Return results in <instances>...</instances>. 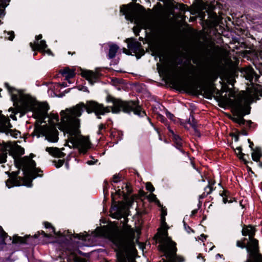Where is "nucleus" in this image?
Returning <instances> with one entry per match:
<instances>
[{"label": "nucleus", "mask_w": 262, "mask_h": 262, "mask_svg": "<svg viewBox=\"0 0 262 262\" xmlns=\"http://www.w3.org/2000/svg\"><path fill=\"white\" fill-rule=\"evenodd\" d=\"M215 88L213 85H209L205 86L203 89V91L205 95V97L207 98H210L211 97L212 94L214 92Z\"/></svg>", "instance_id": "nucleus-19"}, {"label": "nucleus", "mask_w": 262, "mask_h": 262, "mask_svg": "<svg viewBox=\"0 0 262 262\" xmlns=\"http://www.w3.org/2000/svg\"><path fill=\"white\" fill-rule=\"evenodd\" d=\"M119 49V47L116 45L113 44L110 46L109 52L108 54V58L112 59L116 56V53Z\"/></svg>", "instance_id": "nucleus-21"}, {"label": "nucleus", "mask_w": 262, "mask_h": 262, "mask_svg": "<svg viewBox=\"0 0 262 262\" xmlns=\"http://www.w3.org/2000/svg\"><path fill=\"white\" fill-rule=\"evenodd\" d=\"M87 163L89 165H92L94 164V162L92 161H88Z\"/></svg>", "instance_id": "nucleus-50"}, {"label": "nucleus", "mask_w": 262, "mask_h": 262, "mask_svg": "<svg viewBox=\"0 0 262 262\" xmlns=\"http://www.w3.org/2000/svg\"><path fill=\"white\" fill-rule=\"evenodd\" d=\"M46 150L48 152L49 154L54 157L62 158L65 156V154L59 150L57 147H47Z\"/></svg>", "instance_id": "nucleus-18"}, {"label": "nucleus", "mask_w": 262, "mask_h": 262, "mask_svg": "<svg viewBox=\"0 0 262 262\" xmlns=\"http://www.w3.org/2000/svg\"><path fill=\"white\" fill-rule=\"evenodd\" d=\"M188 123L191 125V126L194 128L195 132H197L196 127H197V122L196 120L194 119V117L192 115H191L188 120Z\"/></svg>", "instance_id": "nucleus-27"}, {"label": "nucleus", "mask_w": 262, "mask_h": 262, "mask_svg": "<svg viewBox=\"0 0 262 262\" xmlns=\"http://www.w3.org/2000/svg\"><path fill=\"white\" fill-rule=\"evenodd\" d=\"M51 119L53 121H55L57 122H58L59 121V117H58V115L57 114H53L52 115Z\"/></svg>", "instance_id": "nucleus-38"}, {"label": "nucleus", "mask_w": 262, "mask_h": 262, "mask_svg": "<svg viewBox=\"0 0 262 262\" xmlns=\"http://www.w3.org/2000/svg\"><path fill=\"white\" fill-rule=\"evenodd\" d=\"M30 46L33 51L38 50L43 53H47L49 55L51 54V51L50 49H46L47 47V45L45 40H42L36 43V42L34 43L30 42Z\"/></svg>", "instance_id": "nucleus-11"}, {"label": "nucleus", "mask_w": 262, "mask_h": 262, "mask_svg": "<svg viewBox=\"0 0 262 262\" xmlns=\"http://www.w3.org/2000/svg\"><path fill=\"white\" fill-rule=\"evenodd\" d=\"M5 33L6 34L5 37L8 38L10 40H12L14 38V33L13 31L7 32Z\"/></svg>", "instance_id": "nucleus-32"}, {"label": "nucleus", "mask_w": 262, "mask_h": 262, "mask_svg": "<svg viewBox=\"0 0 262 262\" xmlns=\"http://www.w3.org/2000/svg\"><path fill=\"white\" fill-rule=\"evenodd\" d=\"M55 165L57 168H59L61 167L63 163L64 160H59L57 162L55 161Z\"/></svg>", "instance_id": "nucleus-35"}, {"label": "nucleus", "mask_w": 262, "mask_h": 262, "mask_svg": "<svg viewBox=\"0 0 262 262\" xmlns=\"http://www.w3.org/2000/svg\"><path fill=\"white\" fill-rule=\"evenodd\" d=\"M101 131H99V129L98 130V132H97V134H99V135H100L101 134Z\"/></svg>", "instance_id": "nucleus-54"}, {"label": "nucleus", "mask_w": 262, "mask_h": 262, "mask_svg": "<svg viewBox=\"0 0 262 262\" xmlns=\"http://www.w3.org/2000/svg\"><path fill=\"white\" fill-rule=\"evenodd\" d=\"M194 63H196L195 61H193Z\"/></svg>", "instance_id": "nucleus-64"}, {"label": "nucleus", "mask_w": 262, "mask_h": 262, "mask_svg": "<svg viewBox=\"0 0 262 262\" xmlns=\"http://www.w3.org/2000/svg\"><path fill=\"white\" fill-rule=\"evenodd\" d=\"M131 192V188L127 184H123V186L121 187L118 186L117 189L116 190V194L119 196L122 195L124 199H126L127 194L130 193Z\"/></svg>", "instance_id": "nucleus-15"}, {"label": "nucleus", "mask_w": 262, "mask_h": 262, "mask_svg": "<svg viewBox=\"0 0 262 262\" xmlns=\"http://www.w3.org/2000/svg\"><path fill=\"white\" fill-rule=\"evenodd\" d=\"M148 199L153 202H155L159 206H161L159 201L157 199L156 195L154 193H150L148 195Z\"/></svg>", "instance_id": "nucleus-28"}, {"label": "nucleus", "mask_w": 262, "mask_h": 262, "mask_svg": "<svg viewBox=\"0 0 262 262\" xmlns=\"http://www.w3.org/2000/svg\"><path fill=\"white\" fill-rule=\"evenodd\" d=\"M201 236H203V237H204V238H205V237H206V236H205V235H204V234H202V235H201Z\"/></svg>", "instance_id": "nucleus-59"}, {"label": "nucleus", "mask_w": 262, "mask_h": 262, "mask_svg": "<svg viewBox=\"0 0 262 262\" xmlns=\"http://www.w3.org/2000/svg\"><path fill=\"white\" fill-rule=\"evenodd\" d=\"M24 154V149L23 148L21 149L20 154L23 155Z\"/></svg>", "instance_id": "nucleus-53"}, {"label": "nucleus", "mask_w": 262, "mask_h": 262, "mask_svg": "<svg viewBox=\"0 0 262 262\" xmlns=\"http://www.w3.org/2000/svg\"><path fill=\"white\" fill-rule=\"evenodd\" d=\"M11 127L12 125L10 123L9 118L3 115L0 112V132L17 138L18 136H20V133L16 129H12Z\"/></svg>", "instance_id": "nucleus-9"}, {"label": "nucleus", "mask_w": 262, "mask_h": 262, "mask_svg": "<svg viewBox=\"0 0 262 262\" xmlns=\"http://www.w3.org/2000/svg\"><path fill=\"white\" fill-rule=\"evenodd\" d=\"M76 237H77L79 239H82V240H86V237L83 235L81 234H77L75 236Z\"/></svg>", "instance_id": "nucleus-40"}, {"label": "nucleus", "mask_w": 262, "mask_h": 262, "mask_svg": "<svg viewBox=\"0 0 262 262\" xmlns=\"http://www.w3.org/2000/svg\"><path fill=\"white\" fill-rule=\"evenodd\" d=\"M45 227L46 228H51L53 232L55 233L54 228L51 226V225L49 223H45Z\"/></svg>", "instance_id": "nucleus-39"}, {"label": "nucleus", "mask_w": 262, "mask_h": 262, "mask_svg": "<svg viewBox=\"0 0 262 262\" xmlns=\"http://www.w3.org/2000/svg\"><path fill=\"white\" fill-rule=\"evenodd\" d=\"M42 36L41 34H39V35L36 36L34 42H36V43L39 42V40L41 39L42 38Z\"/></svg>", "instance_id": "nucleus-44"}, {"label": "nucleus", "mask_w": 262, "mask_h": 262, "mask_svg": "<svg viewBox=\"0 0 262 262\" xmlns=\"http://www.w3.org/2000/svg\"><path fill=\"white\" fill-rule=\"evenodd\" d=\"M66 165L67 168H68V166H69V165H68V163H66Z\"/></svg>", "instance_id": "nucleus-58"}, {"label": "nucleus", "mask_w": 262, "mask_h": 262, "mask_svg": "<svg viewBox=\"0 0 262 262\" xmlns=\"http://www.w3.org/2000/svg\"><path fill=\"white\" fill-rule=\"evenodd\" d=\"M10 0H0V6L3 8H5L8 5Z\"/></svg>", "instance_id": "nucleus-33"}, {"label": "nucleus", "mask_w": 262, "mask_h": 262, "mask_svg": "<svg viewBox=\"0 0 262 262\" xmlns=\"http://www.w3.org/2000/svg\"><path fill=\"white\" fill-rule=\"evenodd\" d=\"M201 257V254H199V255L198 256V258H200Z\"/></svg>", "instance_id": "nucleus-56"}, {"label": "nucleus", "mask_w": 262, "mask_h": 262, "mask_svg": "<svg viewBox=\"0 0 262 262\" xmlns=\"http://www.w3.org/2000/svg\"><path fill=\"white\" fill-rule=\"evenodd\" d=\"M22 166L25 176L29 179L27 182H25L24 185L30 187L32 186V180L37 177H41L42 174L39 172H42V171L35 167V162L32 159L26 158V161L23 160Z\"/></svg>", "instance_id": "nucleus-7"}, {"label": "nucleus", "mask_w": 262, "mask_h": 262, "mask_svg": "<svg viewBox=\"0 0 262 262\" xmlns=\"http://www.w3.org/2000/svg\"><path fill=\"white\" fill-rule=\"evenodd\" d=\"M33 134L38 138L40 136H45L46 140L51 142H56L58 140V132L57 129L47 125L36 124Z\"/></svg>", "instance_id": "nucleus-8"}, {"label": "nucleus", "mask_w": 262, "mask_h": 262, "mask_svg": "<svg viewBox=\"0 0 262 262\" xmlns=\"http://www.w3.org/2000/svg\"><path fill=\"white\" fill-rule=\"evenodd\" d=\"M29 237V236H25V237L18 236L17 235H14L13 237L12 243L14 244L17 243H27V238Z\"/></svg>", "instance_id": "nucleus-24"}, {"label": "nucleus", "mask_w": 262, "mask_h": 262, "mask_svg": "<svg viewBox=\"0 0 262 262\" xmlns=\"http://www.w3.org/2000/svg\"><path fill=\"white\" fill-rule=\"evenodd\" d=\"M146 188L147 190L150 192H153L155 190V188L150 182H148L146 183Z\"/></svg>", "instance_id": "nucleus-34"}, {"label": "nucleus", "mask_w": 262, "mask_h": 262, "mask_svg": "<svg viewBox=\"0 0 262 262\" xmlns=\"http://www.w3.org/2000/svg\"><path fill=\"white\" fill-rule=\"evenodd\" d=\"M179 86L186 90H193L198 88L197 84L193 80L192 77H190L189 80L182 81L179 83Z\"/></svg>", "instance_id": "nucleus-14"}, {"label": "nucleus", "mask_w": 262, "mask_h": 262, "mask_svg": "<svg viewBox=\"0 0 262 262\" xmlns=\"http://www.w3.org/2000/svg\"><path fill=\"white\" fill-rule=\"evenodd\" d=\"M5 162V160H4V159L2 161V162Z\"/></svg>", "instance_id": "nucleus-62"}, {"label": "nucleus", "mask_w": 262, "mask_h": 262, "mask_svg": "<svg viewBox=\"0 0 262 262\" xmlns=\"http://www.w3.org/2000/svg\"><path fill=\"white\" fill-rule=\"evenodd\" d=\"M248 142L250 143L249 147L251 148V149L252 150H254V149L253 148V143L250 141V139H248Z\"/></svg>", "instance_id": "nucleus-47"}, {"label": "nucleus", "mask_w": 262, "mask_h": 262, "mask_svg": "<svg viewBox=\"0 0 262 262\" xmlns=\"http://www.w3.org/2000/svg\"><path fill=\"white\" fill-rule=\"evenodd\" d=\"M119 181V176L117 175H114L113 177V182L114 183H118Z\"/></svg>", "instance_id": "nucleus-42"}, {"label": "nucleus", "mask_w": 262, "mask_h": 262, "mask_svg": "<svg viewBox=\"0 0 262 262\" xmlns=\"http://www.w3.org/2000/svg\"><path fill=\"white\" fill-rule=\"evenodd\" d=\"M108 102H112L113 106L104 107L103 105L96 102L91 101L86 104L80 103L75 106L67 108L60 112L61 125L59 127L68 136V140L72 146L77 148L81 153H85L90 147V141L88 139L80 135L79 127L80 120L78 117L81 116L84 110L90 114L94 112L97 118L100 119V115L112 111L113 113H119L122 111L125 113L133 112L140 117L146 115L142 110L138 102L134 101H124L108 95L106 97Z\"/></svg>", "instance_id": "nucleus-1"}, {"label": "nucleus", "mask_w": 262, "mask_h": 262, "mask_svg": "<svg viewBox=\"0 0 262 262\" xmlns=\"http://www.w3.org/2000/svg\"><path fill=\"white\" fill-rule=\"evenodd\" d=\"M244 74L246 79L252 82L253 80L256 81L259 76L255 73L254 70L251 67H247L244 70Z\"/></svg>", "instance_id": "nucleus-13"}, {"label": "nucleus", "mask_w": 262, "mask_h": 262, "mask_svg": "<svg viewBox=\"0 0 262 262\" xmlns=\"http://www.w3.org/2000/svg\"><path fill=\"white\" fill-rule=\"evenodd\" d=\"M104 128H105V126H104V125L103 124H100L99 125V131H101L102 129H103Z\"/></svg>", "instance_id": "nucleus-46"}, {"label": "nucleus", "mask_w": 262, "mask_h": 262, "mask_svg": "<svg viewBox=\"0 0 262 262\" xmlns=\"http://www.w3.org/2000/svg\"><path fill=\"white\" fill-rule=\"evenodd\" d=\"M120 12L125 16L126 19L131 22L138 23L137 11L134 7L130 5H123L120 8Z\"/></svg>", "instance_id": "nucleus-10"}, {"label": "nucleus", "mask_w": 262, "mask_h": 262, "mask_svg": "<svg viewBox=\"0 0 262 262\" xmlns=\"http://www.w3.org/2000/svg\"><path fill=\"white\" fill-rule=\"evenodd\" d=\"M37 55V53L36 52H35L34 54H33V56H35Z\"/></svg>", "instance_id": "nucleus-57"}, {"label": "nucleus", "mask_w": 262, "mask_h": 262, "mask_svg": "<svg viewBox=\"0 0 262 262\" xmlns=\"http://www.w3.org/2000/svg\"><path fill=\"white\" fill-rule=\"evenodd\" d=\"M105 236L116 246L118 262H136L130 254L135 247V231L130 226L124 225L121 230L109 229L105 232Z\"/></svg>", "instance_id": "nucleus-2"}, {"label": "nucleus", "mask_w": 262, "mask_h": 262, "mask_svg": "<svg viewBox=\"0 0 262 262\" xmlns=\"http://www.w3.org/2000/svg\"><path fill=\"white\" fill-rule=\"evenodd\" d=\"M7 236V234L3 230L2 227L0 226V239L4 241Z\"/></svg>", "instance_id": "nucleus-31"}, {"label": "nucleus", "mask_w": 262, "mask_h": 262, "mask_svg": "<svg viewBox=\"0 0 262 262\" xmlns=\"http://www.w3.org/2000/svg\"><path fill=\"white\" fill-rule=\"evenodd\" d=\"M82 76L88 80L89 83L93 85L97 81L99 77V74L97 73L92 71H84L81 73Z\"/></svg>", "instance_id": "nucleus-12"}, {"label": "nucleus", "mask_w": 262, "mask_h": 262, "mask_svg": "<svg viewBox=\"0 0 262 262\" xmlns=\"http://www.w3.org/2000/svg\"><path fill=\"white\" fill-rule=\"evenodd\" d=\"M169 132L171 133V136L172 137L173 140L174 141V144H176V147L177 148L179 149L181 151L183 152V150L181 149V147L182 146V141L180 137L174 134L173 130H172L168 127Z\"/></svg>", "instance_id": "nucleus-17"}, {"label": "nucleus", "mask_w": 262, "mask_h": 262, "mask_svg": "<svg viewBox=\"0 0 262 262\" xmlns=\"http://www.w3.org/2000/svg\"><path fill=\"white\" fill-rule=\"evenodd\" d=\"M233 108L236 117L233 118V121L239 125L245 124V120L243 117L250 113L249 100L245 95H238L234 100H232Z\"/></svg>", "instance_id": "nucleus-6"}, {"label": "nucleus", "mask_w": 262, "mask_h": 262, "mask_svg": "<svg viewBox=\"0 0 262 262\" xmlns=\"http://www.w3.org/2000/svg\"><path fill=\"white\" fill-rule=\"evenodd\" d=\"M255 232L254 228L251 226L244 227L242 230V234L248 235L249 238L247 247L249 256L246 262H262V255L259 253L258 241L253 238Z\"/></svg>", "instance_id": "nucleus-5"}, {"label": "nucleus", "mask_w": 262, "mask_h": 262, "mask_svg": "<svg viewBox=\"0 0 262 262\" xmlns=\"http://www.w3.org/2000/svg\"><path fill=\"white\" fill-rule=\"evenodd\" d=\"M5 85L10 94L14 105H18L19 103L20 110L24 113L32 112L34 118L38 119L41 124L47 115L49 109L48 104L45 102L37 103L29 95L24 94L23 91L10 86L8 83H5Z\"/></svg>", "instance_id": "nucleus-3"}, {"label": "nucleus", "mask_w": 262, "mask_h": 262, "mask_svg": "<svg viewBox=\"0 0 262 262\" xmlns=\"http://www.w3.org/2000/svg\"><path fill=\"white\" fill-rule=\"evenodd\" d=\"M236 246L238 247H241L242 248H246L247 247V245L246 246L245 244L238 241L236 243Z\"/></svg>", "instance_id": "nucleus-36"}, {"label": "nucleus", "mask_w": 262, "mask_h": 262, "mask_svg": "<svg viewBox=\"0 0 262 262\" xmlns=\"http://www.w3.org/2000/svg\"><path fill=\"white\" fill-rule=\"evenodd\" d=\"M235 152L237 155H241L243 156L244 155V154L242 152V148L241 147H237L235 149Z\"/></svg>", "instance_id": "nucleus-37"}, {"label": "nucleus", "mask_w": 262, "mask_h": 262, "mask_svg": "<svg viewBox=\"0 0 262 262\" xmlns=\"http://www.w3.org/2000/svg\"><path fill=\"white\" fill-rule=\"evenodd\" d=\"M166 114L167 117H168V118H169L171 120L172 119V118L173 117V115L172 114H171L170 113H169L168 112H167Z\"/></svg>", "instance_id": "nucleus-43"}, {"label": "nucleus", "mask_w": 262, "mask_h": 262, "mask_svg": "<svg viewBox=\"0 0 262 262\" xmlns=\"http://www.w3.org/2000/svg\"><path fill=\"white\" fill-rule=\"evenodd\" d=\"M197 212H198V209H194L191 212V215H193L197 213Z\"/></svg>", "instance_id": "nucleus-48"}, {"label": "nucleus", "mask_w": 262, "mask_h": 262, "mask_svg": "<svg viewBox=\"0 0 262 262\" xmlns=\"http://www.w3.org/2000/svg\"><path fill=\"white\" fill-rule=\"evenodd\" d=\"M221 195L223 197V201L224 203H232L233 202V198L230 196V192L227 190H224L221 193Z\"/></svg>", "instance_id": "nucleus-20"}, {"label": "nucleus", "mask_w": 262, "mask_h": 262, "mask_svg": "<svg viewBox=\"0 0 262 262\" xmlns=\"http://www.w3.org/2000/svg\"><path fill=\"white\" fill-rule=\"evenodd\" d=\"M18 178L20 179L19 177H18L16 174H15L13 177H10L9 179L6 182V186L10 188L13 186H20L21 185V182Z\"/></svg>", "instance_id": "nucleus-16"}, {"label": "nucleus", "mask_w": 262, "mask_h": 262, "mask_svg": "<svg viewBox=\"0 0 262 262\" xmlns=\"http://www.w3.org/2000/svg\"><path fill=\"white\" fill-rule=\"evenodd\" d=\"M4 11H0V17L4 16Z\"/></svg>", "instance_id": "nucleus-52"}, {"label": "nucleus", "mask_w": 262, "mask_h": 262, "mask_svg": "<svg viewBox=\"0 0 262 262\" xmlns=\"http://www.w3.org/2000/svg\"><path fill=\"white\" fill-rule=\"evenodd\" d=\"M159 242L161 249L164 252L167 260L164 262H183L184 258L176 254V244L168 237L167 229H163L160 233Z\"/></svg>", "instance_id": "nucleus-4"}, {"label": "nucleus", "mask_w": 262, "mask_h": 262, "mask_svg": "<svg viewBox=\"0 0 262 262\" xmlns=\"http://www.w3.org/2000/svg\"><path fill=\"white\" fill-rule=\"evenodd\" d=\"M206 195H207L206 194H205V193H204L203 194H202L200 196V198L202 199Z\"/></svg>", "instance_id": "nucleus-51"}, {"label": "nucleus", "mask_w": 262, "mask_h": 262, "mask_svg": "<svg viewBox=\"0 0 262 262\" xmlns=\"http://www.w3.org/2000/svg\"><path fill=\"white\" fill-rule=\"evenodd\" d=\"M181 63H182V60H180V61L178 62V64H181Z\"/></svg>", "instance_id": "nucleus-55"}, {"label": "nucleus", "mask_w": 262, "mask_h": 262, "mask_svg": "<svg viewBox=\"0 0 262 262\" xmlns=\"http://www.w3.org/2000/svg\"><path fill=\"white\" fill-rule=\"evenodd\" d=\"M126 51V49H124V51H123V52H124V53H125Z\"/></svg>", "instance_id": "nucleus-60"}, {"label": "nucleus", "mask_w": 262, "mask_h": 262, "mask_svg": "<svg viewBox=\"0 0 262 262\" xmlns=\"http://www.w3.org/2000/svg\"><path fill=\"white\" fill-rule=\"evenodd\" d=\"M261 156L262 154L260 148L257 147L255 149L253 150L252 153V158L254 161H258Z\"/></svg>", "instance_id": "nucleus-23"}, {"label": "nucleus", "mask_w": 262, "mask_h": 262, "mask_svg": "<svg viewBox=\"0 0 262 262\" xmlns=\"http://www.w3.org/2000/svg\"><path fill=\"white\" fill-rule=\"evenodd\" d=\"M216 255L218 256H221L220 254H217Z\"/></svg>", "instance_id": "nucleus-61"}, {"label": "nucleus", "mask_w": 262, "mask_h": 262, "mask_svg": "<svg viewBox=\"0 0 262 262\" xmlns=\"http://www.w3.org/2000/svg\"><path fill=\"white\" fill-rule=\"evenodd\" d=\"M126 42L128 43V48L130 50H134L135 51H137L140 45V43H139L137 41H133L132 39H127Z\"/></svg>", "instance_id": "nucleus-22"}, {"label": "nucleus", "mask_w": 262, "mask_h": 262, "mask_svg": "<svg viewBox=\"0 0 262 262\" xmlns=\"http://www.w3.org/2000/svg\"><path fill=\"white\" fill-rule=\"evenodd\" d=\"M217 76L214 73L210 74L205 76L204 80L207 82H214L217 79Z\"/></svg>", "instance_id": "nucleus-26"}, {"label": "nucleus", "mask_w": 262, "mask_h": 262, "mask_svg": "<svg viewBox=\"0 0 262 262\" xmlns=\"http://www.w3.org/2000/svg\"><path fill=\"white\" fill-rule=\"evenodd\" d=\"M214 183H211L210 181H209L208 185L205 187V191L206 192V195L210 194L213 190L212 185Z\"/></svg>", "instance_id": "nucleus-29"}, {"label": "nucleus", "mask_w": 262, "mask_h": 262, "mask_svg": "<svg viewBox=\"0 0 262 262\" xmlns=\"http://www.w3.org/2000/svg\"><path fill=\"white\" fill-rule=\"evenodd\" d=\"M62 74L66 77V78L68 80L75 76V72L74 71L66 68L63 70Z\"/></svg>", "instance_id": "nucleus-25"}, {"label": "nucleus", "mask_w": 262, "mask_h": 262, "mask_svg": "<svg viewBox=\"0 0 262 262\" xmlns=\"http://www.w3.org/2000/svg\"><path fill=\"white\" fill-rule=\"evenodd\" d=\"M246 239H246V238H244V241H245V240H246Z\"/></svg>", "instance_id": "nucleus-63"}, {"label": "nucleus", "mask_w": 262, "mask_h": 262, "mask_svg": "<svg viewBox=\"0 0 262 262\" xmlns=\"http://www.w3.org/2000/svg\"><path fill=\"white\" fill-rule=\"evenodd\" d=\"M166 210L164 208H162L161 210V221L163 224L166 225L165 216L166 215Z\"/></svg>", "instance_id": "nucleus-30"}, {"label": "nucleus", "mask_w": 262, "mask_h": 262, "mask_svg": "<svg viewBox=\"0 0 262 262\" xmlns=\"http://www.w3.org/2000/svg\"><path fill=\"white\" fill-rule=\"evenodd\" d=\"M41 233L43 235V236L45 237H49L48 234H46L44 231H42Z\"/></svg>", "instance_id": "nucleus-49"}, {"label": "nucleus", "mask_w": 262, "mask_h": 262, "mask_svg": "<svg viewBox=\"0 0 262 262\" xmlns=\"http://www.w3.org/2000/svg\"><path fill=\"white\" fill-rule=\"evenodd\" d=\"M158 119L162 122L165 123L166 119L165 118V117L161 115H159Z\"/></svg>", "instance_id": "nucleus-41"}, {"label": "nucleus", "mask_w": 262, "mask_h": 262, "mask_svg": "<svg viewBox=\"0 0 262 262\" xmlns=\"http://www.w3.org/2000/svg\"><path fill=\"white\" fill-rule=\"evenodd\" d=\"M141 29H139V28H134V32L135 33V34H136V35H139V33L140 32V30Z\"/></svg>", "instance_id": "nucleus-45"}]
</instances>
